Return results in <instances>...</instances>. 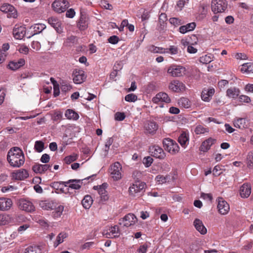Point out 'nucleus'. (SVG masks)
Instances as JSON below:
<instances>
[{"instance_id":"1","label":"nucleus","mask_w":253,"mask_h":253,"mask_svg":"<svg viewBox=\"0 0 253 253\" xmlns=\"http://www.w3.org/2000/svg\"><path fill=\"white\" fill-rule=\"evenodd\" d=\"M6 158L10 166L13 168H20L25 161L23 152L17 147H13L8 151Z\"/></svg>"},{"instance_id":"2","label":"nucleus","mask_w":253,"mask_h":253,"mask_svg":"<svg viewBox=\"0 0 253 253\" xmlns=\"http://www.w3.org/2000/svg\"><path fill=\"white\" fill-rule=\"evenodd\" d=\"M122 165L118 162L114 163L110 167L109 171L114 181H118L122 178Z\"/></svg>"},{"instance_id":"3","label":"nucleus","mask_w":253,"mask_h":253,"mask_svg":"<svg viewBox=\"0 0 253 253\" xmlns=\"http://www.w3.org/2000/svg\"><path fill=\"white\" fill-rule=\"evenodd\" d=\"M96 175H92L91 176H88L85 178L83 179H70L67 181H65V183L67 184V185H69V187L73 189L78 190L81 188L82 185L84 183H84H88L89 181H87L89 179H91V181H92L94 178L95 177Z\"/></svg>"},{"instance_id":"4","label":"nucleus","mask_w":253,"mask_h":253,"mask_svg":"<svg viewBox=\"0 0 253 253\" xmlns=\"http://www.w3.org/2000/svg\"><path fill=\"white\" fill-rule=\"evenodd\" d=\"M227 7L226 0H212L211 7L214 13H220L225 11Z\"/></svg>"},{"instance_id":"5","label":"nucleus","mask_w":253,"mask_h":253,"mask_svg":"<svg viewBox=\"0 0 253 253\" xmlns=\"http://www.w3.org/2000/svg\"><path fill=\"white\" fill-rule=\"evenodd\" d=\"M163 143L165 150L170 153H175L179 151V147L178 144L170 138L164 139Z\"/></svg>"},{"instance_id":"6","label":"nucleus","mask_w":253,"mask_h":253,"mask_svg":"<svg viewBox=\"0 0 253 253\" xmlns=\"http://www.w3.org/2000/svg\"><path fill=\"white\" fill-rule=\"evenodd\" d=\"M185 67L175 64L170 66L167 71L168 73L172 77H181L185 74Z\"/></svg>"},{"instance_id":"7","label":"nucleus","mask_w":253,"mask_h":253,"mask_svg":"<svg viewBox=\"0 0 253 253\" xmlns=\"http://www.w3.org/2000/svg\"><path fill=\"white\" fill-rule=\"evenodd\" d=\"M69 3L65 0H56L52 4V8L57 13H61L66 11Z\"/></svg>"},{"instance_id":"8","label":"nucleus","mask_w":253,"mask_h":253,"mask_svg":"<svg viewBox=\"0 0 253 253\" xmlns=\"http://www.w3.org/2000/svg\"><path fill=\"white\" fill-rule=\"evenodd\" d=\"M149 152L152 156L159 159H164L166 157L163 149L157 145L150 146Z\"/></svg>"},{"instance_id":"9","label":"nucleus","mask_w":253,"mask_h":253,"mask_svg":"<svg viewBox=\"0 0 253 253\" xmlns=\"http://www.w3.org/2000/svg\"><path fill=\"white\" fill-rule=\"evenodd\" d=\"M1 11L7 14L8 18H15L17 17V11L15 7L8 3H4L1 6Z\"/></svg>"},{"instance_id":"10","label":"nucleus","mask_w":253,"mask_h":253,"mask_svg":"<svg viewBox=\"0 0 253 253\" xmlns=\"http://www.w3.org/2000/svg\"><path fill=\"white\" fill-rule=\"evenodd\" d=\"M18 206L20 210L29 212L34 211L35 209L31 201L24 199H21L18 201Z\"/></svg>"},{"instance_id":"11","label":"nucleus","mask_w":253,"mask_h":253,"mask_svg":"<svg viewBox=\"0 0 253 253\" xmlns=\"http://www.w3.org/2000/svg\"><path fill=\"white\" fill-rule=\"evenodd\" d=\"M145 187V183L142 182L137 181L131 185L128 189L130 196L135 197L136 194L141 192Z\"/></svg>"},{"instance_id":"12","label":"nucleus","mask_w":253,"mask_h":253,"mask_svg":"<svg viewBox=\"0 0 253 253\" xmlns=\"http://www.w3.org/2000/svg\"><path fill=\"white\" fill-rule=\"evenodd\" d=\"M120 224L123 223L124 226L129 227L134 225L137 221V218L132 213H128L124 218L120 220Z\"/></svg>"},{"instance_id":"13","label":"nucleus","mask_w":253,"mask_h":253,"mask_svg":"<svg viewBox=\"0 0 253 253\" xmlns=\"http://www.w3.org/2000/svg\"><path fill=\"white\" fill-rule=\"evenodd\" d=\"M185 84L181 82L178 80L172 81L169 84V88L175 92H180L185 90Z\"/></svg>"},{"instance_id":"14","label":"nucleus","mask_w":253,"mask_h":253,"mask_svg":"<svg viewBox=\"0 0 253 253\" xmlns=\"http://www.w3.org/2000/svg\"><path fill=\"white\" fill-rule=\"evenodd\" d=\"M217 201L218 202L217 209L219 213L223 215L226 214L230 210L229 204L221 197H218Z\"/></svg>"},{"instance_id":"15","label":"nucleus","mask_w":253,"mask_h":253,"mask_svg":"<svg viewBox=\"0 0 253 253\" xmlns=\"http://www.w3.org/2000/svg\"><path fill=\"white\" fill-rule=\"evenodd\" d=\"M26 34V28L20 25H15L13 29V35L17 40L22 39Z\"/></svg>"},{"instance_id":"16","label":"nucleus","mask_w":253,"mask_h":253,"mask_svg":"<svg viewBox=\"0 0 253 253\" xmlns=\"http://www.w3.org/2000/svg\"><path fill=\"white\" fill-rule=\"evenodd\" d=\"M73 81L75 84H80L84 81L86 76L82 70L75 69L73 73Z\"/></svg>"},{"instance_id":"17","label":"nucleus","mask_w":253,"mask_h":253,"mask_svg":"<svg viewBox=\"0 0 253 253\" xmlns=\"http://www.w3.org/2000/svg\"><path fill=\"white\" fill-rule=\"evenodd\" d=\"M107 185V183H104L101 185L96 186L93 187L94 189L98 190V194L100 196L101 200L104 202L107 201L109 199L107 191L106 190Z\"/></svg>"},{"instance_id":"18","label":"nucleus","mask_w":253,"mask_h":253,"mask_svg":"<svg viewBox=\"0 0 253 253\" xmlns=\"http://www.w3.org/2000/svg\"><path fill=\"white\" fill-rule=\"evenodd\" d=\"M144 127L146 133L153 134L158 129V126L154 121H147L145 122Z\"/></svg>"},{"instance_id":"19","label":"nucleus","mask_w":253,"mask_h":253,"mask_svg":"<svg viewBox=\"0 0 253 253\" xmlns=\"http://www.w3.org/2000/svg\"><path fill=\"white\" fill-rule=\"evenodd\" d=\"M11 176L14 179L23 180L29 176V173L25 169H20L12 172Z\"/></svg>"},{"instance_id":"20","label":"nucleus","mask_w":253,"mask_h":253,"mask_svg":"<svg viewBox=\"0 0 253 253\" xmlns=\"http://www.w3.org/2000/svg\"><path fill=\"white\" fill-rule=\"evenodd\" d=\"M215 90L213 88H204L201 93V98L205 102H209L214 94Z\"/></svg>"},{"instance_id":"21","label":"nucleus","mask_w":253,"mask_h":253,"mask_svg":"<svg viewBox=\"0 0 253 253\" xmlns=\"http://www.w3.org/2000/svg\"><path fill=\"white\" fill-rule=\"evenodd\" d=\"M51 165L48 164H36L32 167L33 170L37 173H44L48 169L50 170Z\"/></svg>"},{"instance_id":"22","label":"nucleus","mask_w":253,"mask_h":253,"mask_svg":"<svg viewBox=\"0 0 253 253\" xmlns=\"http://www.w3.org/2000/svg\"><path fill=\"white\" fill-rule=\"evenodd\" d=\"M48 23L57 31L60 33L62 32L61 21L56 17H52L48 19Z\"/></svg>"},{"instance_id":"23","label":"nucleus","mask_w":253,"mask_h":253,"mask_svg":"<svg viewBox=\"0 0 253 253\" xmlns=\"http://www.w3.org/2000/svg\"><path fill=\"white\" fill-rule=\"evenodd\" d=\"M39 206L43 210H52L56 207L57 204L53 201L44 200L40 201Z\"/></svg>"},{"instance_id":"24","label":"nucleus","mask_w":253,"mask_h":253,"mask_svg":"<svg viewBox=\"0 0 253 253\" xmlns=\"http://www.w3.org/2000/svg\"><path fill=\"white\" fill-rule=\"evenodd\" d=\"M251 185L249 183H244L240 189V195L242 198H246L249 197L251 193Z\"/></svg>"},{"instance_id":"25","label":"nucleus","mask_w":253,"mask_h":253,"mask_svg":"<svg viewBox=\"0 0 253 253\" xmlns=\"http://www.w3.org/2000/svg\"><path fill=\"white\" fill-rule=\"evenodd\" d=\"M193 225L196 230L201 234L204 235L207 233V228L204 225L202 220L198 218H196L193 222Z\"/></svg>"},{"instance_id":"26","label":"nucleus","mask_w":253,"mask_h":253,"mask_svg":"<svg viewBox=\"0 0 253 253\" xmlns=\"http://www.w3.org/2000/svg\"><path fill=\"white\" fill-rule=\"evenodd\" d=\"M215 140L211 138H209L202 142L200 150L204 152H207L210 148L211 146L214 143Z\"/></svg>"},{"instance_id":"27","label":"nucleus","mask_w":253,"mask_h":253,"mask_svg":"<svg viewBox=\"0 0 253 253\" xmlns=\"http://www.w3.org/2000/svg\"><path fill=\"white\" fill-rule=\"evenodd\" d=\"M45 27V25L43 24H36L31 26L29 28L31 32V36H34L42 32Z\"/></svg>"},{"instance_id":"28","label":"nucleus","mask_w":253,"mask_h":253,"mask_svg":"<svg viewBox=\"0 0 253 253\" xmlns=\"http://www.w3.org/2000/svg\"><path fill=\"white\" fill-rule=\"evenodd\" d=\"M25 63V61L24 59L21 58L17 61H13L9 63L8 66L9 68L12 70H16L20 67L23 66Z\"/></svg>"},{"instance_id":"29","label":"nucleus","mask_w":253,"mask_h":253,"mask_svg":"<svg viewBox=\"0 0 253 253\" xmlns=\"http://www.w3.org/2000/svg\"><path fill=\"white\" fill-rule=\"evenodd\" d=\"M65 181L53 182L50 184V186L55 190L58 191H56V193H58L59 192L63 193L64 187L67 186V184H65Z\"/></svg>"},{"instance_id":"30","label":"nucleus","mask_w":253,"mask_h":253,"mask_svg":"<svg viewBox=\"0 0 253 253\" xmlns=\"http://www.w3.org/2000/svg\"><path fill=\"white\" fill-rule=\"evenodd\" d=\"M178 141L183 147H185L189 142L188 133L185 131L182 132L178 137Z\"/></svg>"},{"instance_id":"31","label":"nucleus","mask_w":253,"mask_h":253,"mask_svg":"<svg viewBox=\"0 0 253 253\" xmlns=\"http://www.w3.org/2000/svg\"><path fill=\"white\" fill-rule=\"evenodd\" d=\"M12 200L9 198H1V211H7L12 206Z\"/></svg>"},{"instance_id":"32","label":"nucleus","mask_w":253,"mask_h":253,"mask_svg":"<svg viewBox=\"0 0 253 253\" xmlns=\"http://www.w3.org/2000/svg\"><path fill=\"white\" fill-rule=\"evenodd\" d=\"M178 104L181 108L189 109L191 107L192 102L188 98L182 97L178 99Z\"/></svg>"},{"instance_id":"33","label":"nucleus","mask_w":253,"mask_h":253,"mask_svg":"<svg viewBox=\"0 0 253 253\" xmlns=\"http://www.w3.org/2000/svg\"><path fill=\"white\" fill-rule=\"evenodd\" d=\"M233 124L235 127L240 129H244L248 126L245 118H236L233 121Z\"/></svg>"},{"instance_id":"34","label":"nucleus","mask_w":253,"mask_h":253,"mask_svg":"<svg viewBox=\"0 0 253 253\" xmlns=\"http://www.w3.org/2000/svg\"><path fill=\"white\" fill-rule=\"evenodd\" d=\"M196 27L195 22H192L186 24V25L181 26L179 28V31L182 34H185L188 32L193 30Z\"/></svg>"},{"instance_id":"35","label":"nucleus","mask_w":253,"mask_h":253,"mask_svg":"<svg viewBox=\"0 0 253 253\" xmlns=\"http://www.w3.org/2000/svg\"><path fill=\"white\" fill-rule=\"evenodd\" d=\"M240 93L239 89L234 87H230L226 91V95L232 98H236L237 97Z\"/></svg>"},{"instance_id":"36","label":"nucleus","mask_w":253,"mask_h":253,"mask_svg":"<svg viewBox=\"0 0 253 253\" xmlns=\"http://www.w3.org/2000/svg\"><path fill=\"white\" fill-rule=\"evenodd\" d=\"M68 234L62 232L60 233L56 237V240L53 243V246L55 248L59 244H61L64 242V239L68 237Z\"/></svg>"},{"instance_id":"37","label":"nucleus","mask_w":253,"mask_h":253,"mask_svg":"<svg viewBox=\"0 0 253 253\" xmlns=\"http://www.w3.org/2000/svg\"><path fill=\"white\" fill-rule=\"evenodd\" d=\"M243 73L249 74L253 73V63L251 62L243 64L240 69Z\"/></svg>"},{"instance_id":"38","label":"nucleus","mask_w":253,"mask_h":253,"mask_svg":"<svg viewBox=\"0 0 253 253\" xmlns=\"http://www.w3.org/2000/svg\"><path fill=\"white\" fill-rule=\"evenodd\" d=\"M93 203V200L91 196L85 195L82 201L83 206L86 209H88Z\"/></svg>"},{"instance_id":"39","label":"nucleus","mask_w":253,"mask_h":253,"mask_svg":"<svg viewBox=\"0 0 253 253\" xmlns=\"http://www.w3.org/2000/svg\"><path fill=\"white\" fill-rule=\"evenodd\" d=\"M88 26L87 20L84 15H81L78 23V27L80 30L84 31L85 30Z\"/></svg>"},{"instance_id":"40","label":"nucleus","mask_w":253,"mask_h":253,"mask_svg":"<svg viewBox=\"0 0 253 253\" xmlns=\"http://www.w3.org/2000/svg\"><path fill=\"white\" fill-rule=\"evenodd\" d=\"M65 117L68 119H73V120H78L79 116L78 114L74 110L72 109H67L65 113Z\"/></svg>"},{"instance_id":"41","label":"nucleus","mask_w":253,"mask_h":253,"mask_svg":"<svg viewBox=\"0 0 253 253\" xmlns=\"http://www.w3.org/2000/svg\"><path fill=\"white\" fill-rule=\"evenodd\" d=\"M246 163L247 167L249 169H253V150L250 151L246 157Z\"/></svg>"},{"instance_id":"42","label":"nucleus","mask_w":253,"mask_h":253,"mask_svg":"<svg viewBox=\"0 0 253 253\" xmlns=\"http://www.w3.org/2000/svg\"><path fill=\"white\" fill-rule=\"evenodd\" d=\"M108 233L111 238L118 237L120 235L118 226L115 225L111 227L109 229Z\"/></svg>"},{"instance_id":"43","label":"nucleus","mask_w":253,"mask_h":253,"mask_svg":"<svg viewBox=\"0 0 253 253\" xmlns=\"http://www.w3.org/2000/svg\"><path fill=\"white\" fill-rule=\"evenodd\" d=\"M24 253H42V251L38 246H30L25 249Z\"/></svg>"},{"instance_id":"44","label":"nucleus","mask_w":253,"mask_h":253,"mask_svg":"<svg viewBox=\"0 0 253 253\" xmlns=\"http://www.w3.org/2000/svg\"><path fill=\"white\" fill-rule=\"evenodd\" d=\"M148 50L154 53H165V48L157 47L154 45H151L148 47Z\"/></svg>"},{"instance_id":"45","label":"nucleus","mask_w":253,"mask_h":253,"mask_svg":"<svg viewBox=\"0 0 253 253\" xmlns=\"http://www.w3.org/2000/svg\"><path fill=\"white\" fill-rule=\"evenodd\" d=\"M213 55L211 54L203 55L200 57L199 61L203 64H207L212 60Z\"/></svg>"},{"instance_id":"46","label":"nucleus","mask_w":253,"mask_h":253,"mask_svg":"<svg viewBox=\"0 0 253 253\" xmlns=\"http://www.w3.org/2000/svg\"><path fill=\"white\" fill-rule=\"evenodd\" d=\"M178 48L174 45H170L169 48H165V53H170L171 55L178 54Z\"/></svg>"},{"instance_id":"47","label":"nucleus","mask_w":253,"mask_h":253,"mask_svg":"<svg viewBox=\"0 0 253 253\" xmlns=\"http://www.w3.org/2000/svg\"><path fill=\"white\" fill-rule=\"evenodd\" d=\"M55 210L53 211V216L54 218H58L61 216L64 210L63 206H59L57 208H55Z\"/></svg>"},{"instance_id":"48","label":"nucleus","mask_w":253,"mask_h":253,"mask_svg":"<svg viewBox=\"0 0 253 253\" xmlns=\"http://www.w3.org/2000/svg\"><path fill=\"white\" fill-rule=\"evenodd\" d=\"M9 48V45L8 43H4L2 45V50H1V61L4 60L5 58L7 56V54L5 53Z\"/></svg>"},{"instance_id":"49","label":"nucleus","mask_w":253,"mask_h":253,"mask_svg":"<svg viewBox=\"0 0 253 253\" xmlns=\"http://www.w3.org/2000/svg\"><path fill=\"white\" fill-rule=\"evenodd\" d=\"M34 149L37 152H42L44 149V143L42 141H36L35 143Z\"/></svg>"},{"instance_id":"50","label":"nucleus","mask_w":253,"mask_h":253,"mask_svg":"<svg viewBox=\"0 0 253 253\" xmlns=\"http://www.w3.org/2000/svg\"><path fill=\"white\" fill-rule=\"evenodd\" d=\"M78 158V155L76 154H73L70 156L66 157L64 159V162L67 164H70L75 161Z\"/></svg>"},{"instance_id":"51","label":"nucleus","mask_w":253,"mask_h":253,"mask_svg":"<svg viewBox=\"0 0 253 253\" xmlns=\"http://www.w3.org/2000/svg\"><path fill=\"white\" fill-rule=\"evenodd\" d=\"M208 132H209L208 128L205 127L201 125L197 126L195 129V132L197 134H204Z\"/></svg>"},{"instance_id":"52","label":"nucleus","mask_w":253,"mask_h":253,"mask_svg":"<svg viewBox=\"0 0 253 253\" xmlns=\"http://www.w3.org/2000/svg\"><path fill=\"white\" fill-rule=\"evenodd\" d=\"M222 166L221 165H216L214 167L212 170V173L214 176H218L222 173Z\"/></svg>"},{"instance_id":"53","label":"nucleus","mask_w":253,"mask_h":253,"mask_svg":"<svg viewBox=\"0 0 253 253\" xmlns=\"http://www.w3.org/2000/svg\"><path fill=\"white\" fill-rule=\"evenodd\" d=\"M153 162V159L150 157H146L143 158V163L146 168L149 167Z\"/></svg>"},{"instance_id":"54","label":"nucleus","mask_w":253,"mask_h":253,"mask_svg":"<svg viewBox=\"0 0 253 253\" xmlns=\"http://www.w3.org/2000/svg\"><path fill=\"white\" fill-rule=\"evenodd\" d=\"M11 220L9 215L1 214V225H5L8 223Z\"/></svg>"},{"instance_id":"55","label":"nucleus","mask_w":253,"mask_h":253,"mask_svg":"<svg viewBox=\"0 0 253 253\" xmlns=\"http://www.w3.org/2000/svg\"><path fill=\"white\" fill-rule=\"evenodd\" d=\"M160 95L162 102H164L167 103L170 102V98L166 93L160 92Z\"/></svg>"},{"instance_id":"56","label":"nucleus","mask_w":253,"mask_h":253,"mask_svg":"<svg viewBox=\"0 0 253 253\" xmlns=\"http://www.w3.org/2000/svg\"><path fill=\"white\" fill-rule=\"evenodd\" d=\"M137 98V96L132 93L128 94L125 96V100L127 102H134Z\"/></svg>"},{"instance_id":"57","label":"nucleus","mask_w":253,"mask_h":253,"mask_svg":"<svg viewBox=\"0 0 253 253\" xmlns=\"http://www.w3.org/2000/svg\"><path fill=\"white\" fill-rule=\"evenodd\" d=\"M126 116L124 113L117 112L115 115V120L119 121H122L125 119Z\"/></svg>"},{"instance_id":"58","label":"nucleus","mask_w":253,"mask_h":253,"mask_svg":"<svg viewBox=\"0 0 253 253\" xmlns=\"http://www.w3.org/2000/svg\"><path fill=\"white\" fill-rule=\"evenodd\" d=\"M30 227V223H26L20 226L18 229L17 231L20 233H22L24 231H25L26 229Z\"/></svg>"},{"instance_id":"59","label":"nucleus","mask_w":253,"mask_h":253,"mask_svg":"<svg viewBox=\"0 0 253 253\" xmlns=\"http://www.w3.org/2000/svg\"><path fill=\"white\" fill-rule=\"evenodd\" d=\"M77 42V38L76 36H71L69 37H68L67 39L66 42L69 44V45H70V44H74L76 43Z\"/></svg>"},{"instance_id":"60","label":"nucleus","mask_w":253,"mask_h":253,"mask_svg":"<svg viewBox=\"0 0 253 253\" xmlns=\"http://www.w3.org/2000/svg\"><path fill=\"white\" fill-rule=\"evenodd\" d=\"M109 42L115 44L118 42L119 41V38L117 36H112L109 37V38L108 40Z\"/></svg>"},{"instance_id":"61","label":"nucleus","mask_w":253,"mask_h":253,"mask_svg":"<svg viewBox=\"0 0 253 253\" xmlns=\"http://www.w3.org/2000/svg\"><path fill=\"white\" fill-rule=\"evenodd\" d=\"M71 89L72 86L70 84H62L61 86V90L62 92L66 93L68 91H70Z\"/></svg>"},{"instance_id":"62","label":"nucleus","mask_w":253,"mask_h":253,"mask_svg":"<svg viewBox=\"0 0 253 253\" xmlns=\"http://www.w3.org/2000/svg\"><path fill=\"white\" fill-rule=\"evenodd\" d=\"M239 99V101L242 102L249 103L251 101V98L249 96L244 95H240Z\"/></svg>"},{"instance_id":"63","label":"nucleus","mask_w":253,"mask_h":253,"mask_svg":"<svg viewBox=\"0 0 253 253\" xmlns=\"http://www.w3.org/2000/svg\"><path fill=\"white\" fill-rule=\"evenodd\" d=\"M50 160V156L47 154H43L41 158V161L44 164L47 163Z\"/></svg>"},{"instance_id":"64","label":"nucleus","mask_w":253,"mask_h":253,"mask_svg":"<svg viewBox=\"0 0 253 253\" xmlns=\"http://www.w3.org/2000/svg\"><path fill=\"white\" fill-rule=\"evenodd\" d=\"M148 246L146 244L141 245L137 249V251L138 253H146L147 251Z\"/></svg>"}]
</instances>
